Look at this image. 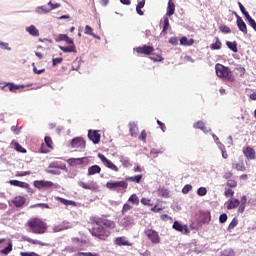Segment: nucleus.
Here are the masks:
<instances>
[{"mask_svg":"<svg viewBox=\"0 0 256 256\" xmlns=\"http://www.w3.org/2000/svg\"><path fill=\"white\" fill-rule=\"evenodd\" d=\"M22 241H26L27 243H31L32 245H41L39 240H33L32 238L27 237V236H23Z\"/></svg>","mask_w":256,"mask_h":256,"instance_id":"obj_42","label":"nucleus"},{"mask_svg":"<svg viewBox=\"0 0 256 256\" xmlns=\"http://www.w3.org/2000/svg\"><path fill=\"white\" fill-rule=\"evenodd\" d=\"M140 202L142 203V205H147L148 207H151V205H153L151 204V199L149 198H142Z\"/></svg>","mask_w":256,"mask_h":256,"instance_id":"obj_63","label":"nucleus"},{"mask_svg":"<svg viewBox=\"0 0 256 256\" xmlns=\"http://www.w3.org/2000/svg\"><path fill=\"white\" fill-rule=\"evenodd\" d=\"M227 187L234 189L235 187H237V181H235L233 179H229L227 181Z\"/></svg>","mask_w":256,"mask_h":256,"instance_id":"obj_60","label":"nucleus"},{"mask_svg":"<svg viewBox=\"0 0 256 256\" xmlns=\"http://www.w3.org/2000/svg\"><path fill=\"white\" fill-rule=\"evenodd\" d=\"M73 225H71V222L64 220L60 224L54 226L52 228L53 233H59L61 231H67V229H72Z\"/></svg>","mask_w":256,"mask_h":256,"instance_id":"obj_11","label":"nucleus"},{"mask_svg":"<svg viewBox=\"0 0 256 256\" xmlns=\"http://www.w3.org/2000/svg\"><path fill=\"white\" fill-rule=\"evenodd\" d=\"M52 63H53V67H57V65H60V63H63V58L62 57L54 58L52 60Z\"/></svg>","mask_w":256,"mask_h":256,"instance_id":"obj_64","label":"nucleus"},{"mask_svg":"<svg viewBox=\"0 0 256 256\" xmlns=\"http://www.w3.org/2000/svg\"><path fill=\"white\" fill-rule=\"evenodd\" d=\"M115 245H118V247H131V242L128 241L127 237L125 236H121V237H117L114 240Z\"/></svg>","mask_w":256,"mask_h":256,"instance_id":"obj_15","label":"nucleus"},{"mask_svg":"<svg viewBox=\"0 0 256 256\" xmlns=\"http://www.w3.org/2000/svg\"><path fill=\"white\" fill-rule=\"evenodd\" d=\"M89 233L99 241H107L111 237V233L116 229L115 221L109 219L107 215L91 216Z\"/></svg>","mask_w":256,"mask_h":256,"instance_id":"obj_1","label":"nucleus"},{"mask_svg":"<svg viewBox=\"0 0 256 256\" xmlns=\"http://www.w3.org/2000/svg\"><path fill=\"white\" fill-rule=\"evenodd\" d=\"M236 23L239 31H241L244 35H247V24H245V21H243V18L241 16L236 15Z\"/></svg>","mask_w":256,"mask_h":256,"instance_id":"obj_16","label":"nucleus"},{"mask_svg":"<svg viewBox=\"0 0 256 256\" xmlns=\"http://www.w3.org/2000/svg\"><path fill=\"white\" fill-rule=\"evenodd\" d=\"M88 139H90V141H92V143L97 145V143H100V141H101V134H99L98 130H89L88 131Z\"/></svg>","mask_w":256,"mask_h":256,"instance_id":"obj_14","label":"nucleus"},{"mask_svg":"<svg viewBox=\"0 0 256 256\" xmlns=\"http://www.w3.org/2000/svg\"><path fill=\"white\" fill-rule=\"evenodd\" d=\"M138 139H139V141H142L143 143H147V131L142 130Z\"/></svg>","mask_w":256,"mask_h":256,"instance_id":"obj_50","label":"nucleus"},{"mask_svg":"<svg viewBox=\"0 0 256 256\" xmlns=\"http://www.w3.org/2000/svg\"><path fill=\"white\" fill-rule=\"evenodd\" d=\"M144 235L152 243V245H159L161 243V236L153 228H147L144 230Z\"/></svg>","mask_w":256,"mask_h":256,"instance_id":"obj_4","label":"nucleus"},{"mask_svg":"<svg viewBox=\"0 0 256 256\" xmlns=\"http://www.w3.org/2000/svg\"><path fill=\"white\" fill-rule=\"evenodd\" d=\"M226 45L228 47V49H230V51H233V53H237L239 51V49H237V42H231V41H227Z\"/></svg>","mask_w":256,"mask_h":256,"instance_id":"obj_35","label":"nucleus"},{"mask_svg":"<svg viewBox=\"0 0 256 256\" xmlns=\"http://www.w3.org/2000/svg\"><path fill=\"white\" fill-rule=\"evenodd\" d=\"M27 199L25 198V196H15L12 199V203L14 205V207H23V205H25Z\"/></svg>","mask_w":256,"mask_h":256,"instance_id":"obj_18","label":"nucleus"},{"mask_svg":"<svg viewBox=\"0 0 256 256\" xmlns=\"http://www.w3.org/2000/svg\"><path fill=\"white\" fill-rule=\"evenodd\" d=\"M197 195H199V197H205V195H207V188L205 187L198 188Z\"/></svg>","mask_w":256,"mask_h":256,"instance_id":"obj_53","label":"nucleus"},{"mask_svg":"<svg viewBox=\"0 0 256 256\" xmlns=\"http://www.w3.org/2000/svg\"><path fill=\"white\" fill-rule=\"evenodd\" d=\"M33 185L36 189H39V191H41L43 189H51V187H53L55 184L47 180H35L33 182Z\"/></svg>","mask_w":256,"mask_h":256,"instance_id":"obj_9","label":"nucleus"},{"mask_svg":"<svg viewBox=\"0 0 256 256\" xmlns=\"http://www.w3.org/2000/svg\"><path fill=\"white\" fill-rule=\"evenodd\" d=\"M141 179H143V175H136L126 178V181H131L132 183H141Z\"/></svg>","mask_w":256,"mask_h":256,"instance_id":"obj_38","label":"nucleus"},{"mask_svg":"<svg viewBox=\"0 0 256 256\" xmlns=\"http://www.w3.org/2000/svg\"><path fill=\"white\" fill-rule=\"evenodd\" d=\"M27 227L34 235H43L47 233V224L39 218H32L27 222Z\"/></svg>","mask_w":256,"mask_h":256,"instance_id":"obj_3","label":"nucleus"},{"mask_svg":"<svg viewBox=\"0 0 256 256\" xmlns=\"http://www.w3.org/2000/svg\"><path fill=\"white\" fill-rule=\"evenodd\" d=\"M170 29H171V25L169 24V17H165L161 34L167 35V31H169Z\"/></svg>","mask_w":256,"mask_h":256,"instance_id":"obj_31","label":"nucleus"},{"mask_svg":"<svg viewBox=\"0 0 256 256\" xmlns=\"http://www.w3.org/2000/svg\"><path fill=\"white\" fill-rule=\"evenodd\" d=\"M130 225H133V218H131L130 216H125L123 218V226L129 227Z\"/></svg>","mask_w":256,"mask_h":256,"instance_id":"obj_43","label":"nucleus"},{"mask_svg":"<svg viewBox=\"0 0 256 256\" xmlns=\"http://www.w3.org/2000/svg\"><path fill=\"white\" fill-rule=\"evenodd\" d=\"M79 187H82V189H87L88 191H97L99 190V184H97L96 181H90L88 184L80 181L78 182Z\"/></svg>","mask_w":256,"mask_h":256,"instance_id":"obj_12","label":"nucleus"},{"mask_svg":"<svg viewBox=\"0 0 256 256\" xmlns=\"http://www.w3.org/2000/svg\"><path fill=\"white\" fill-rule=\"evenodd\" d=\"M48 7H50V11H53V9H59V7H61V4L59 3L53 4V2L49 1Z\"/></svg>","mask_w":256,"mask_h":256,"instance_id":"obj_61","label":"nucleus"},{"mask_svg":"<svg viewBox=\"0 0 256 256\" xmlns=\"http://www.w3.org/2000/svg\"><path fill=\"white\" fill-rule=\"evenodd\" d=\"M133 209V206H131L130 204L128 203H125L122 207V215H125V213H128V211H131Z\"/></svg>","mask_w":256,"mask_h":256,"instance_id":"obj_49","label":"nucleus"},{"mask_svg":"<svg viewBox=\"0 0 256 256\" xmlns=\"http://www.w3.org/2000/svg\"><path fill=\"white\" fill-rule=\"evenodd\" d=\"M246 207H247V196H242L240 201V206L238 207V213H245Z\"/></svg>","mask_w":256,"mask_h":256,"instance_id":"obj_27","label":"nucleus"},{"mask_svg":"<svg viewBox=\"0 0 256 256\" xmlns=\"http://www.w3.org/2000/svg\"><path fill=\"white\" fill-rule=\"evenodd\" d=\"M0 49H4L6 51H11V47H9V43L0 41Z\"/></svg>","mask_w":256,"mask_h":256,"instance_id":"obj_59","label":"nucleus"},{"mask_svg":"<svg viewBox=\"0 0 256 256\" xmlns=\"http://www.w3.org/2000/svg\"><path fill=\"white\" fill-rule=\"evenodd\" d=\"M166 15L168 17H172V15H175V2L173 0L168 1V6H167V13Z\"/></svg>","mask_w":256,"mask_h":256,"instance_id":"obj_25","label":"nucleus"},{"mask_svg":"<svg viewBox=\"0 0 256 256\" xmlns=\"http://www.w3.org/2000/svg\"><path fill=\"white\" fill-rule=\"evenodd\" d=\"M139 128L135 124H130V135L131 137H137Z\"/></svg>","mask_w":256,"mask_h":256,"instance_id":"obj_36","label":"nucleus"},{"mask_svg":"<svg viewBox=\"0 0 256 256\" xmlns=\"http://www.w3.org/2000/svg\"><path fill=\"white\" fill-rule=\"evenodd\" d=\"M86 143L85 140L81 137H75L71 141V148L75 149V151H81L82 149H85Z\"/></svg>","mask_w":256,"mask_h":256,"instance_id":"obj_8","label":"nucleus"},{"mask_svg":"<svg viewBox=\"0 0 256 256\" xmlns=\"http://www.w3.org/2000/svg\"><path fill=\"white\" fill-rule=\"evenodd\" d=\"M57 201H60L62 205H73V201L67 200L65 198L58 197Z\"/></svg>","mask_w":256,"mask_h":256,"instance_id":"obj_57","label":"nucleus"},{"mask_svg":"<svg viewBox=\"0 0 256 256\" xmlns=\"http://www.w3.org/2000/svg\"><path fill=\"white\" fill-rule=\"evenodd\" d=\"M239 225V220L237 218H233L230 224L228 225L227 231H233V228Z\"/></svg>","mask_w":256,"mask_h":256,"instance_id":"obj_45","label":"nucleus"},{"mask_svg":"<svg viewBox=\"0 0 256 256\" xmlns=\"http://www.w3.org/2000/svg\"><path fill=\"white\" fill-rule=\"evenodd\" d=\"M193 43H195V40H193V38L187 39V37L183 36L180 39V45H183L184 47H191V45H193Z\"/></svg>","mask_w":256,"mask_h":256,"instance_id":"obj_29","label":"nucleus"},{"mask_svg":"<svg viewBox=\"0 0 256 256\" xmlns=\"http://www.w3.org/2000/svg\"><path fill=\"white\" fill-rule=\"evenodd\" d=\"M9 183L14 187H20L21 189H29V183L27 182H21L19 180H10Z\"/></svg>","mask_w":256,"mask_h":256,"instance_id":"obj_22","label":"nucleus"},{"mask_svg":"<svg viewBox=\"0 0 256 256\" xmlns=\"http://www.w3.org/2000/svg\"><path fill=\"white\" fill-rule=\"evenodd\" d=\"M219 29L221 33H231V28H229L227 25H221Z\"/></svg>","mask_w":256,"mask_h":256,"instance_id":"obj_58","label":"nucleus"},{"mask_svg":"<svg viewBox=\"0 0 256 256\" xmlns=\"http://www.w3.org/2000/svg\"><path fill=\"white\" fill-rule=\"evenodd\" d=\"M128 201L132 203V205H139V197L137 196V194H132L129 197Z\"/></svg>","mask_w":256,"mask_h":256,"instance_id":"obj_44","label":"nucleus"},{"mask_svg":"<svg viewBox=\"0 0 256 256\" xmlns=\"http://www.w3.org/2000/svg\"><path fill=\"white\" fill-rule=\"evenodd\" d=\"M232 169H235V171H240L241 173H245V171H247V167L245 166V162L243 160L233 162Z\"/></svg>","mask_w":256,"mask_h":256,"instance_id":"obj_17","label":"nucleus"},{"mask_svg":"<svg viewBox=\"0 0 256 256\" xmlns=\"http://www.w3.org/2000/svg\"><path fill=\"white\" fill-rule=\"evenodd\" d=\"M30 207L31 209H35V207H41V209H51L49 204H45V203L34 204V205H31Z\"/></svg>","mask_w":256,"mask_h":256,"instance_id":"obj_51","label":"nucleus"},{"mask_svg":"<svg viewBox=\"0 0 256 256\" xmlns=\"http://www.w3.org/2000/svg\"><path fill=\"white\" fill-rule=\"evenodd\" d=\"M49 169H61V171H67V165L58 164L57 162H52L49 164Z\"/></svg>","mask_w":256,"mask_h":256,"instance_id":"obj_30","label":"nucleus"},{"mask_svg":"<svg viewBox=\"0 0 256 256\" xmlns=\"http://www.w3.org/2000/svg\"><path fill=\"white\" fill-rule=\"evenodd\" d=\"M173 229H175V231H179L180 233H183V231L185 233H189V228H187V225H183L179 221H175L173 223Z\"/></svg>","mask_w":256,"mask_h":256,"instance_id":"obj_20","label":"nucleus"},{"mask_svg":"<svg viewBox=\"0 0 256 256\" xmlns=\"http://www.w3.org/2000/svg\"><path fill=\"white\" fill-rule=\"evenodd\" d=\"M55 41L59 43L60 41H65V43H68V45H73V39L69 38L66 34H59L56 38Z\"/></svg>","mask_w":256,"mask_h":256,"instance_id":"obj_21","label":"nucleus"},{"mask_svg":"<svg viewBox=\"0 0 256 256\" xmlns=\"http://www.w3.org/2000/svg\"><path fill=\"white\" fill-rule=\"evenodd\" d=\"M99 159L102 161L103 165L107 167L108 169H111V171H115L116 173L119 171V168L117 165H115L111 160L107 159L105 155L99 153L98 154Z\"/></svg>","mask_w":256,"mask_h":256,"instance_id":"obj_10","label":"nucleus"},{"mask_svg":"<svg viewBox=\"0 0 256 256\" xmlns=\"http://www.w3.org/2000/svg\"><path fill=\"white\" fill-rule=\"evenodd\" d=\"M26 31L29 33V35H32V37H39V30L34 25L26 28Z\"/></svg>","mask_w":256,"mask_h":256,"instance_id":"obj_32","label":"nucleus"},{"mask_svg":"<svg viewBox=\"0 0 256 256\" xmlns=\"http://www.w3.org/2000/svg\"><path fill=\"white\" fill-rule=\"evenodd\" d=\"M215 72L219 79H223V81H228L229 83H234L235 75L231 69L223 64L217 63L215 65Z\"/></svg>","mask_w":256,"mask_h":256,"instance_id":"obj_2","label":"nucleus"},{"mask_svg":"<svg viewBox=\"0 0 256 256\" xmlns=\"http://www.w3.org/2000/svg\"><path fill=\"white\" fill-rule=\"evenodd\" d=\"M10 146L15 149V151H17L18 153H27V149H25L23 146H21V144H19V142H15V140H13L10 143Z\"/></svg>","mask_w":256,"mask_h":256,"instance_id":"obj_23","label":"nucleus"},{"mask_svg":"<svg viewBox=\"0 0 256 256\" xmlns=\"http://www.w3.org/2000/svg\"><path fill=\"white\" fill-rule=\"evenodd\" d=\"M242 153L246 159H249L250 161H255L256 159V152L253 147L247 146L242 149Z\"/></svg>","mask_w":256,"mask_h":256,"instance_id":"obj_13","label":"nucleus"},{"mask_svg":"<svg viewBox=\"0 0 256 256\" xmlns=\"http://www.w3.org/2000/svg\"><path fill=\"white\" fill-rule=\"evenodd\" d=\"M45 144L47 145V147H49V149H53V140L51 139V137L46 136L44 138Z\"/></svg>","mask_w":256,"mask_h":256,"instance_id":"obj_56","label":"nucleus"},{"mask_svg":"<svg viewBox=\"0 0 256 256\" xmlns=\"http://www.w3.org/2000/svg\"><path fill=\"white\" fill-rule=\"evenodd\" d=\"M84 33H85V35H91L92 37H94V39H97V35H95L93 33V28L91 26H89V25L85 26Z\"/></svg>","mask_w":256,"mask_h":256,"instance_id":"obj_41","label":"nucleus"},{"mask_svg":"<svg viewBox=\"0 0 256 256\" xmlns=\"http://www.w3.org/2000/svg\"><path fill=\"white\" fill-rule=\"evenodd\" d=\"M13 251V243L9 242L8 246L0 251L2 255H9Z\"/></svg>","mask_w":256,"mask_h":256,"instance_id":"obj_39","label":"nucleus"},{"mask_svg":"<svg viewBox=\"0 0 256 256\" xmlns=\"http://www.w3.org/2000/svg\"><path fill=\"white\" fill-rule=\"evenodd\" d=\"M37 12L47 14V13H51V9L47 8V6H40L37 8Z\"/></svg>","mask_w":256,"mask_h":256,"instance_id":"obj_52","label":"nucleus"},{"mask_svg":"<svg viewBox=\"0 0 256 256\" xmlns=\"http://www.w3.org/2000/svg\"><path fill=\"white\" fill-rule=\"evenodd\" d=\"M59 49L63 51V53H77L75 44H71L70 46H59Z\"/></svg>","mask_w":256,"mask_h":256,"instance_id":"obj_24","label":"nucleus"},{"mask_svg":"<svg viewBox=\"0 0 256 256\" xmlns=\"http://www.w3.org/2000/svg\"><path fill=\"white\" fill-rule=\"evenodd\" d=\"M76 256H101L99 253H92V252H78Z\"/></svg>","mask_w":256,"mask_h":256,"instance_id":"obj_54","label":"nucleus"},{"mask_svg":"<svg viewBox=\"0 0 256 256\" xmlns=\"http://www.w3.org/2000/svg\"><path fill=\"white\" fill-rule=\"evenodd\" d=\"M120 163H122L124 167H131V160L125 156H120Z\"/></svg>","mask_w":256,"mask_h":256,"instance_id":"obj_40","label":"nucleus"},{"mask_svg":"<svg viewBox=\"0 0 256 256\" xmlns=\"http://www.w3.org/2000/svg\"><path fill=\"white\" fill-rule=\"evenodd\" d=\"M224 195L225 197L232 199L233 195H235V191H233V189L231 188H226L224 191Z\"/></svg>","mask_w":256,"mask_h":256,"instance_id":"obj_48","label":"nucleus"},{"mask_svg":"<svg viewBox=\"0 0 256 256\" xmlns=\"http://www.w3.org/2000/svg\"><path fill=\"white\" fill-rule=\"evenodd\" d=\"M226 205L228 210L237 209V207H240L241 201H239V199L236 198H231L227 201Z\"/></svg>","mask_w":256,"mask_h":256,"instance_id":"obj_19","label":"nucleus"},{"mask_svg":"<svg viewBox=\"0 0 256 256\" xmlns=\"http://www.w3.org/2000/svg\"><path fill=\"white\" fill-rule=\"evenodd\" d=\"M159 195H160L161 197H164L165 199H169V190L166 189V188H161V189L159 190Z\"/></svg>","mask_w":256,"mask_h":256,"instance_id":"obj_46","label":"nucleus"},{"mask_svg":"<svg viewBox=\"0 0 256 256\" xmlns=\"http://www.w3.org/2000/svg\"><path fill=\"white\" fill-rule=\"evenodd\" d=\"M194 129H201V131H207V127H205V122L203 121H197L193 125Z\"/></svg>","mask_w":256,"mask_h":256,"instance_id":"obj_37","label":"nucleus"},{"mask_svg":"<svg viewBox=\"0 0 256 256\" xmlns=\"http://www.w3.org/2000/svg\"><path fill=\"white\" fill-rule=\"evenodd\" d=\"M1 89L3 91H10V93H17V91H19V89H23V86L17 85L13 82H3Z\"/></svg>","mask_w":256,"mask_h":256,"instance_id":"obj_6","label":"nucleus"},{"mask_svg":"<svg viewBox=\"0 0 256 256\" xmlns=\"http://www.w3.org/2000/svg\"><path fill=\"white\" fill-rule=\"evenodd\" d=\"M193 190V186L191 184H186L183 189H182V193L184 195H187V193H189L190 191Z\"/></svg>","mask_w":256,"mask_h":256,"instance_id":"obj_55","label":"nucleus"},{"mask_svg":"<svg viewBox=\"0 0 256 256\" xmlns=\"http://www.w3.org/2000/svg\"><path fill=\"white\" fill-rule=\"evenodd\" d=\"M134 51L138 55H147V56H149V55H153V52L155 51V48L153 46L143 45V46L134 48Z\"/></svg>","mask_w":256,"mask_h":256,"instance_id":"obj_7","label":"nucleus"},{"mask_svg":"<svg viewBox=\"0 0 256 256\" xmlns=\"http://www.w3.org/2000/svg\"><path fill=\"white\" fill-rule=\"evenodd\" d=\"M85 159H87V157H83V158H70L68 160V162L70 163V165H83V161H85Z\"/></svg>","mask_w":256,"mask_h":256,"instance_id":"obj_33","label":"nucleus"},{"mask_svg":"<svg viewBox=\"0 0 256 256\" xmlns=\"http://www.w3.org/2000/svg\"><path fill=\"white\" fill-rule=\"evenodd\" d=\"M215 43H212L210 45V49L212 51H219V49H221V47H223V43H221V40L219 39V37L215 38Z\"/></svg>","mask_w":256,"mask_h":256,"instance_id":"obj_28","label":"nucleus"},{"mask_svg":"<svg viewBox=\"0 0 256 256\" xmlns=\"http://www.w3.org/2000/svg\"><path fill=\"white\" fill-rule=\"evenodd\" d=\"M11 131L14 135H19L21 133V128L17 127V125H13L11 126Z\"/></svg>","mask_w":256,"mask_h":256,"instance_id":"obj_62","label":"nucleus"},{"mask_svg":"<svg viewBox=\"0 0 256 256\" xmlns=\"http://www.w3.org/2000/svg\"><path fill=\"white\" fill-rule=\"evenodd\" d=\"M71 241L74 245H77V247H81L82 245H85L87 243V241L78 237L71 238Z\"/></svg>","mask_w":256,"mask_h":256,"instance_id":"obj_34","label":"nucleus"},{"mask_svg":"<svg viewBox=\"0 0 256 256\" xmlns=\"http://www.w3.org/2000/svg\"><path fill=\"white\" fill-rule=\"evenodd\" d=\"M97 173H101V168L99 165H93L88 168V177H91V175H97Z\"/></svg>","mask_w":256,"mask_h":256,"instance_id":"obj_26","label":"nucleus"},{"mask_svg":"<svg viewBox=\"0 0 256 256\" xmlns=\"http://www.w3.org/2000/svg\"><path fill=\"white\" fill-rule=\"evenodd\" d=\"M219 149H220V151L222 153L223 159H227L229 157V154H227V150L225 149V145L220 143L219 144Z\"/></svg>","mask_w":256,"mask_h":256,"instance_id":"obj_47","label":"nucleus"},{"mask_svg":"<svg viewBox=\"0 0 256 256\" xmlns=\"http://www.w3.org/2000/svg\"><path fill=\"white\" fill-rule=\"evenodd\" d=\"M106 187L111 191H115L116 189H127V187H129V184L127 183V181H109L106 183Z\"/></svg>","mask_w":256,"mask_h":256,"instance_id":"obj_5","label":"nucleus"}]
</instances>
